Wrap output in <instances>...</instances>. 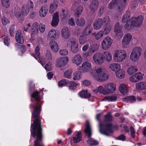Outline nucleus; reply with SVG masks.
<instances>
[{
  "label": "nucleus",
  "mask_w": 146,
  "mask_h": 146,
  "mask_svg": "<svg viewBox=\"0 0 146 146\" xmlns=\"http://www.w3.org/2000/svg\"><path fill=\"white\" fill-rule=\"evenodd\" d=\"M40 105L38 103L34 106L32 112V117H37L34 121L33 123L31 124V135L33 137L36 136V140L35 141V146H44L40 145L39 142L41 140L42 137L40 122L38 118L40 114Z\"/></svg>",
  "instance_id": "obj_1"
},
{
  "label": "nucleus",
  "mask_w": 146,
  "mask_h": 146,
  "mask_svg": "<svg viewBox=\"0 0 146 146\" xmlns=\"http://www.w3.org/2000/svg\"><path fill=\"white\" fill-rule=\"evenodd\" d=\"M61 32L62 36L64 39H68L70 37V32L68 27H63L62 29Z\"/></svg>",
  "instance_id": "obj_16"
},
{
  "label": "nucleus",
  "mask_w": 146,
  "mask_h": 146,
  "mask_svg": "<svg viewBox=\"0 0 146 146\" xmlns=\"http://www.w3.org/2000/svg\"><path fill=\"white\" fill-rule=\"evenodd\" d=\"M103 60L105 59L107 61L110 62L112 60V56L110 52L106 51L103 54Z\"/></svg>",
  "instance_id": "obj_32"
},
{
  "label": "nucleus",
  "mask_w": 146,
  "mask_h": 146,
  "mask_svg": "<svg viewBox=\"0 0 146 146\" xmlns=\"http://www.w3.org/2000/svg\"><path fill=\"white\" fill-rule=\"evenodd\" d=\"M72 71L70 69H68L66 70L64 73V76L68 78H71Z\"/></svg>",
  "instance_id": "obj_47"
},
{
  "label": "nucleus",
  "mask_w": 146,
  "mask_h": 146,
  "mask_svg": "<svg viewBox=\"0 0 146 146\" xmlns=\"http://www.w3.org/2000/svg\"><path fill=\"white\" fill-rule=\"evenodd\" d=\"M105 120L107 121H111L112 120V117L110 113H108L104 117Z\"/></svg>",
  "instance_id": "obj_55"
},
{
  "label": "nucleus",
  "mask_w": 146,
  "mask_h": 146,
  "mask_svg": "<svg viewBox=\"0 0 146 146\" xmlns=\"http://www.w3.org/2000/svg\"><path fill=\"white\" fill-rule=\"evenodd\" d=\"M31 97L35 99L37 102H39L41 98L39 95V92L37 91L34 92L31 95Z\"/></svg>",
  "instance_id": "obj_44"
},
{
  "label": "nucleus",
  "mask_w": 146,
  "mask_h": 146,
  "mask_svg": "<svg viewBox=\"0 0 146 146\" xmlns=\"http://www.w3.org/2000/svg\"><path fill=\"white\" fill-rule=\"evenodd\" d=\"M111 28L112 26L110 24L105 25L103 28V30H102L104 35H106L109 34Z\"/></svg>",
  "instance_id": "obj_28"
},
{
  "label": "nucleus",
  "mask_w": 146,
  "mask_h": 146,
  "mask_svg": "<svg viewBox=\"0 0 146 146\" xmlns=\"http://www.w3.org/2000/svg\"><path fill=\"white\" fill-rule=\"evenodd\" d=\"M130 22H128L125 24L124 26L125 28L127 30H129L132 28V25L131 24H129V23Z\"/></svg>",
  "instance_id": "obj_63"
},
{
  "label": "nucleus",
  "mask_w": 146,
  "mask_h": 146,
  "mask_svg": "<svg viewBox=\"0 0 146 146\" xmlns=\"http://www.w3.org/2000/svg\"><path fill=\"white\" fill-rule=\"evenodd\" d=\"M117 99V98L115 96H108L104 98L103 99V101L108 102H113L115 101Z\"/></svg>",
  "instance_id": "obj_41"
},
{
  "label": "nucleus",
  "mask_w": 146,
  "mask_h": 146,
  "mask_svg": "<svg viewBox=\"0 0 146 146\" xmlns=\"http://www.w3.org/2000/svg\"><path fill=\"white\" fill-rule=\"evenodd\" d=\"M81 134L80 132H78L75 137L73 138V141L74 143H77L81 141Z\"/></svg>",
  "instance_id": "obj_43"
},
{
  "label": "nucleus",
  "mask_w": 146,
  "mask_h": 146,
  "mask_svg": "<svg viewBox=\"0 0 146 146\" xmlns=\"http://www.w3.org/2000/svg\"><path fill=\"white\" fill-rule=\"evenodd\" d=\"M68 42L71 44V51L74 54L77 53L78 51V45L76 39L72 38L68 40Z\"/></svg>",
  "instance_id": "obj_8"
},
{
  "label": "nucleus",
  "mask_w": 146,
  "mask_h": 146,
  "mask_svg": "<svg viewBox=\"0 0 146 146\" xmlns=\"http://www.w3.org/2000/svg\"><path fill=\"white\" fill-rule=\"evenodd\" d=\"M130 132L132 137L134 138L135 136V130L133 127L131 126L130 128Z\"/></svg>",
  "instance_id": "obj_60"
},
{
  "label": "nucleus",
  "mask_w": 146,
  "mask_h": 146,
  "mask_svg": "<svg viewBox=\"0 0 146 146\" xmlns=\"http://www.w3.org/2000/svg\"><path fill=\"white\" fill-rule=\"evenodd\" d=\"M143 76V74L140 72H138L131 76L129 80L131 82H136L142 80Z\"/></svg>",
  "instance_id": "obj_11"
},
{
  "label": "nucleus",
  "mask_w": 146,
  "mask_h": 146,
  "mask_svg": "<svg viewBox=\"0 0 146 146\" xmlns=\"http://www.w3.org/2000/svg\"><path fill=\"white\" fill-rule=\"evenodd\" d=\"M127 56V53L124 50H116L113 53V59L115 62L120 63L123 61Z\"/></svg>",
  "instance_id": "obj_4"
},
{
  "label": "nucleus",
  "mask_w": 146,
  "mask_h": 146,
  "mask_svg": "<svg viewBox=\"0 0 146 146\" xmlns=\"http://www.w3.org/2000/svg\"><path fill=\"white\" fill-rule=\"evenodd\" d=\"M84 132L87 135L88 137H90L91 135V128L88 122L86 123V128L84 131Z\"/></svg>",
  "instance_id": "obj_35"
},
{
  "label": "nucleus",
  "mask_w": 146,
  "mask_h": 146,
  "mask_svg": "<svg viewBox=\"0 0 146 146\" xmlns=\"http://www.w3.org/2000/svg\"><path fill=\"white\" fill-rule=\"evenodd\" d=\"M39 30L41 33H44L46 29L45 25L42 23H41L39 25Z\"/></svg>",
  "instance_id": "obj_50"
},
{
  "label": "nucleus",
  "mask_w": 146,
  "mask_h": 146,
  "mask_svg": "<svg viewBox=\"0 0 146 146\" xmlns=\"http://www.w3.org/2000/svg\"><path fill=\"white\" fill-rule=\"evenodd\" d=\"M77 84H76L75 82H72L70 84V89L74 90Z\"/></svg>",
  "instance_id": "obj_62"
},
{
  "label": "nucleus",
  "mask_w": 146,
  "mask_h": 146,
  "mask_svg": "<svg viewBox=\"0 0 146 146\" xmlns=\"http://www.w3.org/2000/svg\"><path fill=\"white\" fill-rule=\"evenodd\" d=\"M103 20V24L104 23L105 25L110 24V19L109 17L106 16L104 17Z\"/></svg>",
  "instance_id": "obj_53"
},
{
  "label": "nucleus",
  "mask_w": 146,
  "mask_h": 146,
  "mask_svg": "<svg viewBox=\"0 0 146 146\" xmlns=\"http://www.w3.org/2000/svg\"><path fill=\"white\" fill-rule=\"evenodd\" d=\"M137 70L138 69L136 67L131 66L128 68L127 70V72L129 75H131L134 73L137 72Z\"/></svg>",
  "instance_id": "obj_34"
},
{
  "label": "nucleus",
  "mask_w": 146,
  "mask_h": 146,
  "mask_svg": "<svg viewBox=\"0 0 146 146\" xmlns=\"http://www.w3.org/2000/svg\"><path fill=\"white\" fill-rule=\"evenodd\" d=\"M48 10H40L39 11L40 15L41 17H45L47 14Z\"/></svg>",
  "instance_id": "obj_57"
},
{
  "label": "nucleus",
  "mask_w": 146,
  "mask_h": 146,
  "mask_svg": "<svg viewBox=\"0 0 146 146\" xmlns=\"http://www.w3.org/2000/svg\"><path fill=\"white\" fill-rule=\"evenodd\" d=\"M39 25L37 22L34 23L32 24L31 29L32 32L31 33L32 35H34L36 34L38 32Z\"/></svg>",
  "instance_id": "obj_25"
},
{
  "label": "nucleus",
  "mask_w": 146,
  "mask_h": 146,
  "mask_svg": "<svg viewBox=\"0 0 146 146\" xmlns=\"http://www.w3.org/2000/svg\"><path fill=\"white\" fill-rule=\"evenodd\" d=\"M99 131L102 134L106 135H108V133H112V125L111 123H109L106 125H105L100 123L99 124Z\"/></svg>",
  "instance_id": "obj_5"
},
{
  "label": "nucleus",
  "mask_w": 146,
  "mask_h": 146,
  "mask_svg": "<svg viewBox=\"0 0 146 146\" xmlns=\"http://www.w3.org/2000/svg\"><path fill=\"white\" fill-rule=\"evenodd\" d=\"M14 13L15 16L17 18L19 17L22 15L21 10H15L14 11Z\"/></svg>",
  "instance_id": "obj_58"
},
{
  "label": "nucleus",
  "mask_w": 146,
  "mask_h": 146,
  "mask_svg": "<svg viewBox=\"0 0 146 146\" xmlns=\"http://www.w3.org/2000/svg\"><path fill=\"white\" fill-rule=\"evenodd\" d=\"M15 38L16 41L18 43L20 44H23V37L20 30L17 31Z\"/></svg>",
  "instance_id": "obj_18"
},
{
  "label": "nucleus",
  "mask_w": 146,
  "mask_h": 146,
  "mask_svg": "<svg viewBox=\"0 0 146 146\" xmlns=\"http://www.w3.org/2000/svg\"><path fill=\"white\" fill-rule=\"evenodd\" d=\"M2 22L3 25H6L10 23L9 20L5 17H3L1 18Z\"/></svg>",
  "instance_id": "obj_56"
},
{
  "label": "nucleus",
  "mask_w": 146,
  "mask_h": 146,
  "mask_svg": "<svg viewBox=\"0 0 146 146\" xmlns=\"http://www.w3.org/2000/svg\"><path fill=\"white\" fill-rule=\"evenodd\" d=\"M116 90V86L112 83H110L106 85L104 88L102 86H100L98 88L94 90L93 92H99L100 93L104 95L112 93Z\"/></svg>",
  "instance_id": "obj_3"
},
{
  "label": "nucleus",
  "mask_w": 146,
  "mask_h": 146,
  "mask_svg": "<svg viewBox=\"0 0 146 146\" xmlns=\"http://www.w3.org/2000/svg\"><path fill=\"white\" fill-rule=\"evenodd\" d=\"M0 37L4 39V42L5 45L8 46L9 42V39L7 36L3 34L1 35Z\"/></svg>",
  "instance_id": "obj_46"
},
{
  "label": "nucleus",
  "mask_w": 146,
  "mask_h": 146,
  "mask_svg": "<svg viewBox=\"0 0 146 146\" xmlns=\"http://www.w3.org/2000/svg\"><path fill=\"white\" fill-rule=\"evenodd\" d=\"M130 13L127 11L123 15L121 21L122 22L124 23L128 22V21L130 18Z\"/></svg>",
  "instance_id": "obj_30"
},
{
  "label": "nucleus",
  "mask_w": 146,
  "mask_h": 146,
  "mask_svg": "<svg viewBox=\"0 0 146 146\" xmlns=\"http://www.w3.org/2000/svg\"><path fill=\"white\" fill-rule=\"evenodd\" d=\"M92 36H94L95 39L97 40H101L104 35L102 31H100L97 33H92Z\"/></svg>",
  "instance_id": "obj_26"
},
{
  "label": "nucleus",
  "mask_w": 146,
  "mask_h": 146,
  "mask_svg": "<svg viewBox=\"0 0 146 146\" xmlns=\"http://www.w3.org/2000/svg\"><path fill=\"white\" fill-rule=\"evenodd\" d=\"M119 90L123 94L125 95L128 93L127 88L125 84H122L119 86Z\"/></svg>",
  "instance_id": "obj_31"
},
{
  "label": "nucleus",
  "mask_w": 146,
  "mask_h": 146,
  "mask_svg": "<svg viewBox=\"0 0 146 146\" xmlns=\"http://www.w3.org/2000/svg\"><path fill=\"white\" fill-rule=\"evenodd\" d=\"M68 61V58L67 57H60L56 60V65L60 68L66 65Z\"/></svg>",
  "instance_id": "obj_12"
},
{
  "label": "nucleus",
  "mask_w": 146,
  "mask_h": 146,
  "mask_svg": "<svg viewBox=\"0 0 146 146\" xmlns=\"http://www.w3.org/2000/svg\"><path fill=\"white\" fill-rule=\"evenodd\" d=\"M27 5L28 9H32L33 8V2L31 0L28 1Z\"/></svg>",
  "instance_id": "obj_59"
},
{
  "label": "nucleus",
  "mask_w": 146,
  "mask_h": 146,
  "mask_svg": "<svg viewBox=\"0 0 146 146\" xmlns=\"http://www.w3.org/2000/svg\"><path fill=\"white\" fill-rule=\"evenodd\" d=\"M79 67L84 72H89L91 76L97 81L102 82L107 80L109 78V76L106 69L102 67L99 68L96 70L95 73L90 62H84Z\"/></svg>",
  "instance_id": "obj_2"
},
{
  "label": "nucleus",
  "mask_w": 146,
  "mask_h": 146,
  "mask_svg": "<svg viewBox=\"0 0 146 146\" xmlns=\"http://www.w3.org/2000/svg\"><path fill=\"white\" fill-rule=\"evenodd\" d=\"M102 19H98L93 23V28L96 30H99L102 28Z\"/></svg>",
  "instance_id": "obj_17"
},
{
  "label": "nucleus",
  "mask_w": 146,
  "mask_h": 146,
  "mask_svg": "<svg viewBox=\"0 0 146 146\" xmlns=\"http://www.w3.org/2000/svg\"><path fill=\"white\" fill-rule=\"evenodd\" d=\"M114 29L115 33L117 35H122L121 27L119 23H117L115 25Z\"/></svg>",
  "instance_id": "obj_24"
},
{
  "label": "nucleus",
  "mask_w": 146,
  "mask_h": 146,
  "mask_svg": "<svg viewBox=\"0 0 146 146\" xmlns=\"http://www.w3.org/2000/svg\"><path fill=\"white\" fill-rule=\"evenodd\" d=\"M115 74L118 78L122 79L125 76V71L123 69H120L116 72Z\"/></svg>",
  "instance_id": "obj_33"
},
{
  "label": "nucleus",
  "mask_w": 146,
  "mask_h": 146,
  "mask_svg": "<svg viewBox=\"0 0 146 146\" xmlns=\"http://www.w3.org/2000/svg\"><path fill=\"white\" fill-rule=\"evenodd\" d=\"M102 54L96 53L93 56V60L95 64L101 65L104 62V60Z\"/></svg>",
  "instance_id": "obj_9"
},
{
  "label": "nucleus",
  "mask_w": 146,
  "mask_h": 146,
  "mask_svg": "<svg viewBox=\"0 0 146 146\" xmlns=\"http://www.w3.org/2000/svg\"><path fill=\"white\" fill-rule=\"evenodd\" d=\"M109 68L113 71L118 70L121 68V66L120 64L117 63H113L110 64Z\"/></svg>",
  "instance_id": "obj_23"
},
{
  "label": "nucleus",
  "mask_w": 146,
  "mask_h": 146,
  "mask_svg": "<svg viewBox=\"0 0 146 146\" xmlns=\"http://www.w3.org/2000/svg\"><path fill=\"white\" fill-rule=\"evenodd\" d=\"M98 45L96 44H93L91 45L88 51L86 54V56H90L97 50Z\"/></svg>",
  "instance_id": "obj_21"
},
{
  "label": "nucleus",
  "mask_w": 146,
  "mask_h": 146,
  "mask_svg": "<svg viewBox=\"0 0 146 146\" xmlns=\"http://www.w3.org/2000/svg\"><path fill=\"white\" fill-rule=\"evenodd\" d=\"M132 38L130 33L126 34L124 36L122 40V45L123 47H126L128 45Z\"/></svg>",
  "instance_id": "obj_13"
},
{
  "label": "nucleus",
  "mask_w": 146,
  "mask_h": 146,
  "mask_svg": "<svg viewBox=\"0 0 146 146\" xmlns=\"http://www.w3.org/2000/svg\"><path fill=\"white\" fill-rule=\"evenodd\" d=\"M113 40L109 36H107L101 42V48L104 50H107L111 46Z\"/></svg>",
  "instance_id": "obj_7"
},
{
  "label": "nucleus",
  "mask_w": 146,
  "mask_h": 146,
  "mask_svg": "<svg viewBox=\"0 0 146 146\" xmlns=\"http://www.w3.org/2000/svg\"><path fill=\"white\" fill-rule=\"evenodd\" d=\"M127 5L126 3H124L121 0H119L118 1L117 6V8L118 9H123L125 8Z\"/></svg>",
  "instance_id": "obj_40"
},
{
  "label": "nucleus",
  "mask_w": 146,
  "mask_h": 146,
  "mask_svg": "<svg viewBox=\"0 0 146 146\" xmlns=\"http://www.w3.org/2000/svg\"><path fill=\"white\" fill-rule=\"evenodd\" d=\"M93 29L90 25H87L83 31L82 34V35L88 36L92 32Z\"/></svg>",
  "instance_id": "obj_22"
},
{
  "label": "nucleus",
  "mask_w": 146,
  "mask_h": 146,
  "mask_svg": "<svg viewBox=\"0 0 146 146\" xmlns=\"http://www.w3.org/2000/svg\"><path fill=\"white\" fill-rule=\"evenodd\" d=\"M2 5L6 8L9 6V0H1Z\"/></svg>",
  "instance_id": "obj_52"
},
{
  "label": "nucleus",
  "mask_w": 146,
  "mask_h": 146,
  "mask_svg": "<svg viewBox=\"0 0 146 146\" xmlns=\"http://www.w3.org/2000/svg\"><path fill=\"white\" fill-rule=\"evenodd\" d=\"M87 143L90 145H95L97 144L98 142L90 138L87 141Z\"/></svg>",
  "instance_id": "obj_49"
},
{
  "label": "nucleus",
  "mask_w": 146,
  "mask_h": 146,
  "mask_svg": "<svg viewBox=\"0 0 146 146\" xmlns=\"http://www.w3.org/2000/svg\"><path fill=\"white\" fill-rule=\"evenodd\" d=\"M82 61V58L81 55L79 54L75 55L72 59V62L77 66L79 65L81 63Z\"/></svg>",
  "instance_id": "obj_14"
},
{
  "label": "nucleus",
  "mask_w": 146,
  "mask_h": 146,
  "mask_svg": "<svg viewBox=\"0 0 146 146\" xmlns=\"http://www.w3.org/2000/svg\"><path fill=\"white\" fill-rule=\"evenodd\" d=\"M80 97L82 98H88L90 97L91 95L88 92L87 90H84L81 91L79 94Z\"/></svg>",
  "instance_id": "obj_27"
},
{
  "label": "nucleus",
  "mask_w": 146,
  "mask_h": 146,
  "mask_svg": "<svg viewBox=\"0 0 146 146\" xmlns=\"http://www.w3.org/2000/svg\"><path fill=\"white\" fill-rule=\"evenodd\" d=\"M131 52L141 56L142 52V49L139 47H136L133 48Z\"/></svg>",
  "instance_id": "obj_42"
},
{
  "label": "nucleus",
  "mask_w": 146,
  "mask_h": 146,
  "mask_svg": "<svg viewBox=\"0 0 146 146\" xmlns=\"http://www.w3.org/2000/svg\"><path fill=\"white\" fill-rule=\"evenodd\" d=\"M136 99L133 96H128L124 99V101L129 103H133L135 101Z\"/></svg>",
  "instance_id": "obj_45"
},
{
  "label": "nucleus",
  "mask_w": 146,
  "mask_h": 146,
  "mask_svg": "<svg viewBox=\"0 0 146 146\" xmlns=\"http://www.w3.org/2000/svg\"><path fill=\"white\" fill-rule=\"evenodd\" d=\"M50 46L52 51L57 52L59 50V46L57 43L54 41H52L50 42Z\"/></svg>",
  "instance_id": "obj_20"
},
{
  "label": "nucleus",
  "mask_w": 146,
  "mask_h": 146,
  "mask_svg": "<svg viewBox=\"0 0 146 146\" xmlns=\"http://www.w3.org/2000/svg\"><path fill=\"white\" fill-rule=\"evenodd\" d=\"M143 20V17L142 15L137 17H133L130 19V22L131 23L133 27H140L142 25Z\"/></svg>",
  "instance_id": "obj_6"
},
{
  "label": "nucleus",
  "mask_w": 146,
  "mask_h": 146,
  "mask_svg": "<svg viewBox=\"0 0 146 146\" xmlns=\"http://www.w3.org/2000/svg\"><path fill=\"white\" fill-rule=\"evenodd\" d=\"M135 88L137 91L146 90V82L141 81L135 84Z\"/></svg>",
  "instance_id": "obj_15"
},
{
  "label": "nucleus",
  "mask_w": 146,
  "mask_h": 146,
  "mask_svg": "<svg viewBox=\"0 0 146 146\" xmlns=\"http://www.w3.org/2000/svg\"><path fill=\"white\" fill-rule=\"evenodd\" d=\"M68 83V81L65 79L61 80L58 83L59 86L62 87L67 84Z\"/></svg>",
  "instance_id": "obj_51"
},
{
  "label": "nucleus",
  "mask_w": 146,
  "mask_h": 146,
  "mask_svg": "<svg viewBox=\"0 0 146 146\" xmlns=\"http://www.w3.org/2000/svg\"><path fill=\"white\" fill-rule=\"evenodd\" d=\"M60 35V32L58 30L52 29L49 31L47 37L49 39H55L58 38Z\"/></svg>",
  "instance_id": "obj_10"
},
{
  "label": "nucleus",
  "mask_w": 146,
  "mask_h": 146,
  "mask_svg": "<svg viewBox=\"0 0 146 146\" xmlns=\"http://www.w3.org/2000/svg\"><path fill=\"white\" fill-rule=\"evenodd\" d=\"M98 0H93L90 5V7L92 9H96L98 7Z\"/></svg>",
  "instance_id": "obj_38"
},
{
  "label": "nucleus",
  "mask_w": 146,
  "mask_h": 146,
  "mask_svg": "<svg viewBox=\"0 0 146 146\" xmlns=\"http://www.w3.org/2000/svg\"><path fill=\"white\" fill-rule=\"evenodd\" d=\"M45 70L47 71L50 70L52 68L51 63L49 62L48 64H46L45 65Z\"/></svg>",
  "instance_id": "obj_64"
},
{
  "label": "nucleus",
  "mask_w": 146,
  "mask_h": 146,
  "mask_svg": "<svg viewBox=\"0 0 146 146\" xmlns=\"http://www.w3.org/2000/svg\"><path fill=\"white\" fill-rule=\"evenodd\" d=\"M140 56L131 52L130 56V60L133 62L137 61L139 58Z\"/></svg>",
  "instance_id": "obj_37"
},
{
  "label": "nucleus",
  "mask_w": 146,
  "mask_h": 146,
  "mask_svg": "<svg viewBox=\"0 0 146 146\" xmlns=\"http://www.w3.org/2000/svg\"><path fill=\"white\" fill-rule=\"evenodd\" d=\"M45 56L46 58L48 60H50L52 58L51 53L50 51H47Z\"/></svg>",
  "instance_id": "obj_61"
},
{
  "label": "nucleus",
  "mask_w": 146,
  "mask_h": 146,
  "mask_svg": "<svg viewBox=\"0 0 146 146\" xmlns=\"http://www.w3.org/2000/svg\"><path fill=\"white\" fill-rule=\"evenodd\" d=\"M76 25L79 27H82L84 25L85 23V19L82 17L77 19L76 21Z\"/></svg>",
  "instance_id": "obj_36"
},
{
  "label": "nucleus",
  "mask_w": 146,
  "mask_h": 146,
  "mask_svg": "<svg viewBox=\"0 0 146 146\" xmlns=\"http://www.w3.org/2000/svg\"><path fill=\"white\" fill-rule=\"evenodd\" d=\"M35 54L33 53L31 54V55L34 57L37 60V58H38L40 56V48L38 46L36 47L35 50Z\"/></svg>",
  "instance_id": "obj_39"
},
{
  "label": "nucleus",
  "mask_w": 146,
  "mask_h": 146,
  "mask_svg": "<svg viewBox=\"0 0 146 146\" xmlns=\"http://www.w3.org/2000/svg\"><path fill=\"white\" fill-rule=\"evenodd\" d=\"M84 36L85 35H82V34L79 38V42L81 44H84L86 41V39Z\"/></svg>",
  "instance_id": "obj_48"
},
{
  "label": "nucleus",
  "mask_w": 146,
  "mask_h": 146,
  "mask_svg": "<svg viewBox=\"0 0 146 146\" xmlns=\"http://www.w3.org/2000/svg\"><path fill=\"white\" fill-rule=\"evenodd\" d=\"M74 8H76L77 7V9H82L84 8V6L82 4H79L78 3H75L73 5Z\"/></svg>",
  "instance_id": "obj_54"
},
{
  "label": "nucleus",
  "mask_w": 146,
  "mask_h": 146,
  "mask_svg": "<svg viewBox=\"0 0 146 146\" xmlns=\"http://www.w3.org/2000/svg\"><path fill=\"white\" fill-rule=\"evenodd\" d=\"M59 22L58 13L57 12H56L53 15L52 21L51 23L52 26L53 27L57 26L58 23Z\"/></svg>",
  "instance_id": "obj_19"
},
{
  "label": "nucleus",
  "mask_w": 146,
  "mask_h": 146,
  "mask_svg": "<svg viewBox=\"0 0 146 146\" xmlns=\"http://www.w3.org/2000/svg\"><path fill=\"white\" fill-rule=\"evenodd\" d=\"M73 79L75 80H80L82 77V74L80 71H76L73 73Z\"/></svg>",
  "instance_id": "obj_29"
}]
</instances>
